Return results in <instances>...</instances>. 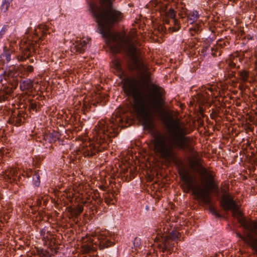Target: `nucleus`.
<instances>
[{"label": "nucleus", "mask_w": 257, "mask_h": 257, "mask_svg": "<svg viewBox=\"0 0 257 257\" xmlns=\"http://www.w3.org/2000/svg\"><path fill=\"white\" fill-rule=\"evenodd\" d=\"M188 134V130L186 126L181 125L179 122L174 121L171 131L172 138L169 143H167L161 136L156 139L154 145L157 152L164 159L174 160L176 157L175 149L184 152L191 151V140L189 137L186 136Z\"/></svg>", "instance_id": "1"}, {"label": "nucleus", "mask_w": 257, "mask_h": 257, "mask_svg": "<svg viewBox=\"0 0 257 257\" xmlns=\"http://www.w3.org/2000/svg\"><path fill=\"white\" fill-rule=\"evenodd\" d=\"M107 120H101L95 126L93 137L96 145L89 143L82 149L85 157H92L102 150L107 148L111 138L115 137L118 133V128L121 126L123 118L116 115Z\"/></svg>", "instance_id": "2"}, {"label": "nucleus", "mask_w": 257, "mask_h": 257, "mask_svg": "<svg viewBox=\"0 0 257 257\" xmlns=\"http://www.w3.org/2000/svg\"><path fill=\"white\" fill-rule=\"evenodd\" d=\"M101 6L93 2L87 1L88 10L97 24L98 31L102 37L106 39L107 29L121 20V13L113 7L114 0H99Z\"/></svg>", "instance_id": "3"}, {"label": "nucleus", "mask_w": 257, "mask_h": 257, "mask_svg": "<svg viewBox=\"0 0 257 257\" xmlns=\"http://www.w3.org/2000/svg\"><path fill=\"white\" fill-rule=\"evenodd\" d=\"M122 88L125 94L133 98L137 112L145 118L149 119L150 116L149 103L145 99L140 82L134 77L126 78L124 81Z\"/></svg>", "instance_id": "4"}, {"label": "nucleus", "mask_w": 257, "mask_h": 257, "mask_svg": "<svg viewBox=\"0 0 257 257\" xmlns=\"http://www.w3.org/2000/svg\"><path fill=\"white\" fill-rule=\"evenodd\" d=\"M149 6L159 12L163 22L168 25L165 26V33L177 32L180 30V22L176 18V11L172 5L170 0H152Z\"/></svg>", "instance_id": "5"}, {"label": "nucleus", "mask_w": 257, "mask_h": 257, "mask_svg": "<svg viewBox=\"0 0 257 257\" xmlns=\"http://www.w3.org/2000/svg\"><path fill=\"white\" fill-rule=\"evenodd\" d=\"M170 226L165 222H161L156 228L157 235L155 241L158 243V247L163 252L171 251L174 246V241L180 237V234L176 230H172L169 234Z\"/></svg>", "instance_id": "6"}, {"label": "nucleus", "mask_w": 257, "mask_h": 257, "mask_svg": "<svg viewBox=\"0 0 257 257\" xmlns=\"http://www.w3.org/2000/svg\"><path fill=\"white\" fill-rule=\"evenodd\" d=\"M181 179L183 182L187 192L191 191L193 194L201 199L205 204L210 205L209 210L210 212L217 218H221L222 215L217 210V209L211 205V200L209 196L208 192H204L200 188L196 187L187 172L180 173Z\"/></svg>", "instance_id": "7"}, {"label": "nucleus", "mask_w": 257, "mask_h": 257, "mask_svg": "<svg viewBox=\"0 0 257 257\" xmlns=\"http://www.w3.org/2000/svg\"><path fill=\"white\" fill-rule=\"evenodd\" d=\"M220 204L224 211H231L234 217L237 216L238 217V221L245 230L252 231L251 223L247 221L244 217H242V213L239 210L237 204L230 195L224 196Z\"/></svg>", "instance_id": "8"}, {"label": "nucleus", "mask_w": 257, "mask_h": 257, "mask_svg": "<svg viewBox=\"0 0 257 257\" xmlns=\"http://www.w3.org/2000/svg\"><path fill=\"white\" fill-rule=\"evenodd\" d=\"M133 52L131 54V57L134 63L133 69L136 70L140 73L146 72L148 78L150 77V74L148 73L149 70L147 64L144 60V58L141 57L139 55L136 56L137 49L136 47L132 45Z\"/></svg>", "instance_id": "9"}, {"label": "nucleus", "mask_w": 257, "mask_h": 257, "mask_svg": "<svg viewBox=\"0 0 257 257\" xmlns=\"http://www.w3.org/2000/svg\"><path fill=\"white\" fill-rule=\"evenodd\" d=\"M179 16L183 22H187L188 24L194 25V26L192 28L196 33H198L200 31L201 24L197 23V21L200 17V15L197 11H188L184 14L179 13Z\"/></svg>", "instance_id": "10"}, {"label": "nucleus", "mask_w": 257, "mask_h": 257, "mask_svg": "<svg viewBox=\"0 0 257 257\" xmlns=\"http://www.w3.org/2000/svg\"><path fill=\"white\" fill-rule=\"evenodd\" d=\"M91 39L83 38L76 40L70 46L71 52L74 54L83 53L90 47Z\"/></svg>", "instance_id": "11"}, {"label": "nucleus", "mask_w": 257, "mask_h": 257, "mask_svg": "<svg viewBox=\"0 0 257 257\" xmlns=\"http://www.w3.org/2000/svg\"><path fill=\"white\" fill-rule=\"evenodd\" d=\"M215 87L208 85L202 88L200 92L197 94V101L198 103L201 105H203L208 103L209 100V97L212 95V93L215 89Z\"/></svg>", "instance_id": "12"}, {"label": "nucleus", "mask_w": 257, "mask_h": 257, "mask_svg": "<svg viewBox=\"0 0 257 257\" xmlns=\"http://www.w3.org/2000/svg\"><path fill=\"white\" fill-rule=\"evenodd\" d=\"M97 239L100 249L111 246L114 244L113 238L107 231L99 233L97 236Z\"/></svg>", "instance_id": "13"}, {"label": "nucleus", "mask_w": 257, "mask_h": 257, "mask_svg": "<svg viewBox=\"0 0 257 257\" xmlns=\"http://www.w3.org/2000/svg\"><path fill=\"white\" fill-rule=\"evenodd\" d=\"M212 41V39L209 38L204 41L201 51L203 55H211L214 57L220 56L216 50L215 45H213L212 46L210 45V43Z\"/></svg>", "instance_id": "14"}, {"label": "nucleus", "mask_w": 257, "mask_h": 257, "mask_svg": "<svg viewBox=\"0 0 257 257\" xmlns=\"http://www.w3.org/2000/svg\"><path fill=\"white\" fill-rule=\"evenodd\" d=\"M236 236L249 245L257 253V238L248 233L246 236H243L239 232L236 233Z\"/></svg>", "instance_id": "15"}, {"label": "nucleus", "mask_w": 257, "mask_h": 257, "mask_svg": "<svg viewBox=\"0 0 257 257\" xmlns=\"http://www.w3.org/2000/svg\"><path fill=\"white\" fill-rule=\"evenodd\" d=\"M203 171L204 174L208 176L209 179V184L206 186L205 189H202L200 186H196L195 185H194L197 188H200L202 191L208 192V193L209 194L211 189V187L214 185V177L205 168L203 169ZM193 184H194L193 183Z\"/></svg>", "instance_id": "16"}, {"label": "nucleus", "mask_w": 257, "mask_h": 257, "mask_svg": "<svg viewBox=\"0 0 257 257\" xmlns=\"http://www.w3.org/2000/svg\"><path fill=\"white\" fill-rule=\"evenodd\" d=\"M60 137V135L58 132L53 131L52 133L46 134L44 136V139L50 143H54L59 139Z\"/></svg>", "instance_id": "17"}, {"label": "nucleus", "mask_w": 257, "mask_h": 257, "mask_svg": "<svg viewBox=\"0 0 257 257\" xmlns=\"http://www.w3.org/2000/svg\"><path fill=\"white\" fill-rule=\"evenodd\" d=\"M33 44H31V45L29 47L27 46L25 48V51L23 52V55L18 58V60L20 61H24L27 59H29L32 56L33 52H34Z\"/></svg>", "instance_id": "18"}, {"label": "nucleus", "mask_w": 257, "mask_h": 257, "mask_svg": "<svg viewBox=\"0 0 257 257\" xmlns=\"http://www.w3.org/2000/svg\"><path fill=\"white\" fill-rule=\"evenodd\" d=\"M18 75V72L16 70L9 69L4 71L3 73L0 75V81H2L3 79L7 80L9 78L15 77Z\"/></svg>", "instance_id": "19"}, {"label": "nucleus", "mask_w": 257, "mask_h": 257, "mask_svg": "<svg viewBox=\"0 0 257 257\" xmlns=\"http://www.w3.org/2000/svg\"><path fill=\"white\" fill-rule=\"evenodd\" d=\"M33 87V81L30 79L24 80L20 83V88L23 91L31 90Z\"/></svg>", "instance_id": "20"}, {"label": "nucleus", "mask_w": 257, "mask_h": 257, "mask_svg": "<svg viewBox=\"0 0 257 257\" xmlns=\"http://www.w3.org/2000/svg\"><path fill=\"white\" fill-rule=\"evenodd\" d=\"M228 42L225 41L224 40H219L215 46L216 47V50L218 53V54L220 56L222 53V49L227 46V44H228Z\"/></svg>", "instance_id": "21"}, {"label": "nucleus", "mask_w": 257, "mask_h": 257, "mask_svg": "<svg viewBox=\"0 0 257 257\" xmlns=\"http://www.w3.org/2000/svg\"><path fill=\"white\" fill-rule=\"evenodd\" d=\"M238 76L242 83H245L248 82V79L249 77L248 72L245 70H242L238 71Z\"/></svg>", "instance_id": "22"}, {"label": "nucleus", "mask_w": 257, "mask_h": 257, "mask_svg": "<svg viewBox=\"0 0 257 257\" xmlns=\"http://www.w3.org/2000/svg\"><path fill=\"white\" fill-rule=\"evenodd\" d=\"M12 51L8 49L6 47L4 48V52L1 55V58L5 59L7 62H9L11 60V54Z\"/></svg>", "instance_id": "23"}, {"label": "nucleus", "mask_w": 257, "mask_h": 257, "mask_svg": "<svg viewBox=\"0 0 257 257\" xmlns=\"http://www.w3.org/2000/svg\"><path fill=\"white\" fill-rule=\"evenodd\" d=\"M9 122L10 124L18 126L22 124V119L20 115H18L17 116H11L9 120Z\"/></svg>", "instance_id": "24"}, {"label": "nucleus", "mask_w": 257, "mask_h": 257, "mask_svg": "<svg viewBox=\"0 0 257 257\" xmlns=\"http://www.w3.org/2000/svg\"><path fill=\"white\" fill-rule=\"evenodd\" d=\"M12 2L13 0H3V2L1 6V11L4 13H6L9 10L10 4Z\"/></svg>", "instance_id": "25"}, {"label": "nucleus", "mask_w": 257, "mask_h": 257, "mask_svg": "<svg viewBox=\"0 0 257 257\" xmlns=\"http://www.w3.org/2000/svg\"><path fill=\"white\" fill-rule=\"evenodd\" d=\"M12 90L10 89L7 91H2L0 92V102L7 100L9 96L11 95L12 93Z\"/></svg>", "instance_id": "26"}, {"label": "nucleus", "mask_w": 257, "mask_h": 257, "mask_svg": "<svg viewBox=\"0 0 257 257\" xmlns=\"http://www.w3.org/2000/svg\"><path fill=\"white\" fill-rule=\"evenodd\" d=\"M40 177L39 175L38 172H36L33 177V185L37 187H38L40 185Z\"/></svg>", "instance_id": "27"}, {"label": "nucleus", "mask_w": 257, "mask_h": 257, "mask_svg": "<svg viewBox=\"0 0 257 257\" xmlns=\"http://www.w3.org/2000/svg\"><path fill=\"white\" fill-rule=\"evenodd\" d=\"M113 194H107L105 196L104 201L107 205L113 204L114 203L113 199Z\"/></svg>", "instance_id": "28"}, {"label": "nucleus", "mask_w": 257, "mask_h": 257, "mask_svg": "<svg viewBox=\"0 0 257 257\" xmlns=\"http://www.w3.org/2000/svg\"><path fill=\"white\" fill-rule=\"evenodd\" d=\"M141 244H142V242H141V239L138 237H136L134 239V243H133L134 248L136 250L141 248Z\"/></svg>", "instance_id": "29"}, {"label": "nucleus", "mask_w": 257, "mask_h": 257, "mask_svg": "<svg viewBox=\"0 0 257 257\" xmlns=\"http://www.w3.org/2000/svg\"><path fill=\"white\" fill-rule=\"evenodd\" d=\"M114 66L115 69L120 73H122L123 70L121 66V64L120 61L117 60L114 63Z\"/></svg>", "instance_id": "30"}, {"label": "nucleus", "mask_w": 257, "mask_h": 257, "mask_svg": "<svg viewBox=\"0 0 257 257\" xmlns=\"http://www.w3.org/2000/svg\"><path fill=\"white\" fill-rule=\"evenodd\" d=\"M34 35H35V36L34 38L33 41L37 43L38 41H39L42 38V37L44 36V35H45V34L42 33L41 35H39L38 32H37V30H36Z\"/></svg>", "instance_id": "31"}, {"label": "nucleus", "mask_w": 257, "mask_h": 257, "mask_svg": "<svg viewBox=\"0 0 257 257\" xmlns=\"http://www.w3.org/2000/svg\"><path fill=\"white\" fill-rule=\"evenodd\" d=\"M22 70L27 73H31L34 71V67L31 65H24L22 67Z\"/></svg>", "instance_id": "32"}, {"label": "nucleus", "mask_w": 257, "mask_h": 257, "mask_svg": "<svg viewBox=\"0 0 257 257\" xmlns=\"http://www.w3.org/2000/svg\"><path fill=\"white\" fill-rule=\"evenodd\" d=\"M145 127L148 129L151 130L154 128V124L151 120H147L145 123Z\"/></svg>", "instance_id": "33"}, {"label": "nucleus", "mask_w": 257, "mask_h": 257, "mask_svg": "<svg viewBox=\"0 0 257 257\" xmlns=\"http://www.w3.org/2000/svg\"><path fill=\"white\" fill-rule=\"evenodd\" d=\"M30 108L33 110V111H37V105L36 104V102H33L32 100H31L30 102Z\"/></svg>", "instance_id": "34"}, {"label": "nucleus", "mask_w": 257, "mask_h": 257, "mask_svg": "<svg viewBox=\"0 0 257 257\" xmlns=\"http://www.w3.org/2000/svg\"><path fill=\"white\" fill-rule=\"evenodd\" d=\"M227 66H228L230 68H231V69H235V68L238 69V68H239V66H238L237 67H236L235 63H234V62H231V61H229V62H228L227 63Z\"/></svg>", "instance_id": "35"}, {"label": "nucleus", "mask_w": 257, "mask_h": 257, "mask_svg": "<svg viewBox=\"0 0 257 257\" xmlns=\"http://www.w3.org/2000/svg\"><path fill=\"white\" fill-rule=\"evenodd\" d=\"M7 28L8 27L6 25L3 27L1 31H0V39H1L3 36L6 33V31H7Z\"/></svg>", "instance_id": "36"}, {"label": "nucleus", "mask_w": 257, "mask_h": 257, "mask_svg": "<svg viewBox=\"0 0 257 257\" xmlns=\"http://www.w3.org/2000/svg\"><path fill=\"white\" fill-rule=\"evenodd\" d=\"M228 73L226 75L229 78H232L235 77V72L233 70H230V71H227Z\"/></svg>", "instance_id": "37"}, {"label": "nucleus", "mask_w": 257, "mask_h": 257, "mask_svg": "<svg viewBox=\"0 0 257 257\" xmlns=\"http://www.w3.org/2000/svg\"><path fill=\"white\" fill-rule=\"evenodd\" d=\"M156 90L158 97L161 98L162 95V88L159 87L156 88Z\"/></svg>", "instance_id": "38"}, {"label": "nucleus", "mask_w": 257, "mask_h": 257, "mask_svg": "<svg viewBox=\"0 0 257 257\" xmlns=\"http://www.w3.org/2000/svg\"><path fill=\"white\" fill-rule=\"evenodd\" d=\"M230 70H232L231 68H230L227 65L225 68L224 70V75L226 76V75L228 73L227 71H230Z\"/></svg>", "instance_id": "39"}, {"label": "nucleus", "mask_w": 257, "mask_h": 257, "mask_svg": "<svg viewBox=\"0 0 257 257\" xmlns=\"http://www.w3.org/2000/svg\"><path fill=\"white\" fill-rule=\"evenodd\" d=\"M217 116V113L216 112H212L211 114H210V117L211 119H215V117H216Z\"/></svg>", "instance_id": "40"}, {"label": "nucleus", "mask_w": 257, "mask_h": 257, "mask_svg": "<svg viewBox=\"0 0 257 257\" xmlns=\"http://www.w3.org/2000/svg\"><path fill=\"white\" fill-rule=\"evenodd\" d=\"M5 151V149L4 148H2L0 149V154L3 155V156H4V152Z\"/></svg>", "instance_id": "41"}, {"label": "nucleus", "mask_w": 257, "mask_h": 257, "mask_svg": "<svg viewBox=\"0 0 257 257\" xmlns=\"http://www.w3.org/2000/svg\"><path fill=\"white\" fill-rule=\"evenodd\" d=\"M37 204L38 205L40 206L42 204L41 200L40 199H37Z\"/></svg>", "instance_id": "42"}, {"label": "nucleus", "mask_w": 257, "mask_h": 257, "mask_svg": "<svg viewBox=\"0 0 257 257\" xmlns=\"http://www.w3.org/2000/svg\"><path fill=\"white\" fill-rule=\"evenodd\" d=\"M102 202V199L100 197L99 198H98L97 203L99 204V205H100Z\"/></svg>", "instance_id": "43"}, {"label": "nucleus", "mask_w": 257, "mask_h": 257, "mask_svg": "<svg viewBox=\"0 0 257 257\" xmlns=\"http://www.w3.org/2000/svg\"><path fill=\"white\" fill-rule=\"evenodd\" d=\"M40 234L41 236H44L45 233V231L44 229H42L40 231Z\"/></svg>", "instance_id": "44"}, {"label": "nucleus", "mask_w": 257, "mask_h": 257, "mask_svg": "<svg viewBox=\"0 0 257 257\" xmlns=\"http://www.w3.org/2000/svg\"><path fill=\"white\" fill-rule=\"evenodd\" d=\"M99 188L102 190H104L105 189V187L103 185L100 186Z\"/></svg>", "instance_id": "45"}, {"label": "nucleus", "mask_w": 257, "mask_h": 257, "mask_svg": "<svg viewBox=\"0 0 257 257\" xmlns=\"http://www.w3.org/2000/svg\"><path fill=\"white\" fill-rule=\"evenodd\" d=\"M30 63H33L34 62V59H29Z\"/></svg>", "instance_id": "46"}, {"label": "nucleus", "mask_w": 257, "mask_h": 257, "mask_svg": "<svg viewBox=\"0 0 257 257\" xmlns=\"http://www.w3.org/2000/svg\"><path fill=\"white\" fill-rule=\"evenodd\" d=\"M149 104H151L153 106H155L156 105V103L154 104V103H149Z\"/></svg>", "instance_id": "47"}, {"label": "nucleus", "mask_w": 257, "mask_h": 257, "mask_svg": "<svg viewBox=\"0 0 257 257\" xmlns=\"http://www.w3.org/2000/svg\"><path fill=\"white\" fill-rule=\"evenodd\" d=\"M3 157L4 156H3V155L0 154V160H1L3 158Z\"/></svg>", "instance_id": "48"}, {"label": "nucleus", "mask_w": 257, "mask_h": 257, "mask_svg": "<svg viewBox=\"0 0 257 257\" xmlns=\"http://www.w3.org/2000/svg\"><path fill=\"white\" fill-rule=\"evenodd\" d=\"M256 68L257 69V61L255 62Z\"/></svg>", "instance_id": "49"}]
</instances>
